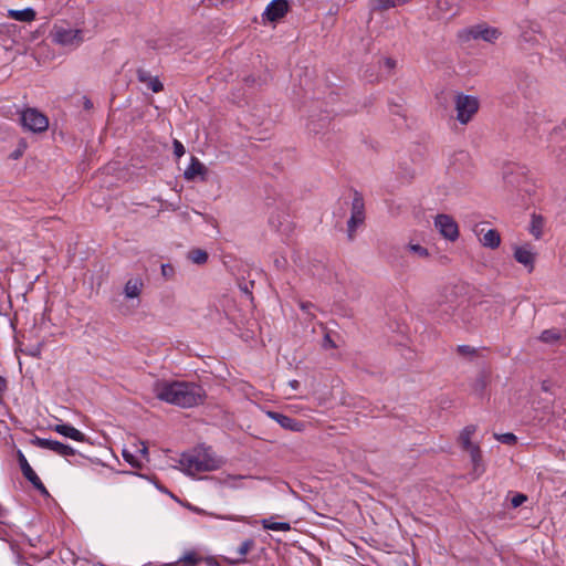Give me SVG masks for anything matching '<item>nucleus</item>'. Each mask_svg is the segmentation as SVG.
<instances>
[{
    "label": "nucleus",
    "mask_w": 566,
    "mask_h": 566,
    "mask_svg": "<svg viewBox=\"0 0 566 566\" xmlns=\"http://www.w3.org/2000/svg\"><path fill=\"white\" fill-rule=\"evenodd\" d=\"M158 399L181 408H192L202 402L205 390L200 385L185 381H164L155 386Z\"/></svg>",
    "instance_id": "1"
},
{
    "label": "nucleus",
    "mask_w": 566,
    "mask_h": 566,
    "mask_svg": "<svg viewBox=\"0 0 566 566\" xmlns=\"http://www.w3.org/2000/svg\"><path fill=\"white\" fill-rule=\"evenodd\" d=\"M179 469L190 476L218 470L222 467L223 460L217 457L211 449H195L184 452L178 461Z\"/></svg>",
    "instance_id": "2"
},
{
    "label": "nucleus",
    "mask_w": 566,
    "mask_h": 566,
    "mask_svg": "<svg viewBox=\"0 0 566 566\" xmlns=\"http://www.w3.org/2000/svg\"><path fill=\"white\" fill-rule=\"evenodd\" d=\"M473 311L474 308L467 300L454 297L440 302L436 308V314L444 323L453 322L468 325L472 321Z\"/></svg>",
    "instance_id": "3"
},
{
    "label": "nucleus",
    "mask_w": 566,
    "mask_h": 566,
    "mask_svg": "<svg viewBox=\"0 0 566 566\" xmlns=\"http://www.w3.org/2000/svg\"><path fill=\"white\" fill-rule=\"evenodd\" d=\"M480 102L478 97L463 93H458L454 98V108L457 112V120L462 125H467L478 113Z\"/></svg>",
    "instance_id": "4"
},
{
    "label": "nucleus",
    "mask_w": 566,
    "mask_h": 566,
    "mask_svg": "<svg viewBox=\"0 0 566 566\" xmlns=\"http://www.w3.org/2000/svg\"><path fill=\"white\" fill-rule=\"evenodd\" d=\"M501 35V31L486 23H478L460 31L459 36L463 41L482 40L488 43H494Z\"/></svg>",
    "instance_id": "5"
},
{
    "label": "nucleus",
    "mask_w": 566,
    "mask_h": 566,
    "mask_svg": "<svg viewBox=\"0 0 566 566\" xmlns=\"http://www.w3.org/2000/svg\"><path fill=\"white\" fill-rule=\"evenodd\" d=\"M20 123L25 130L40 134L49 128V118L34 107H27L20 112Z\"/></svg>",
    "instance_id": "6"
},
{
    "label": "nucleus",
    "mask_w": 566,
    "mask_h": 566,
    "mask_svg": "<svg viewBox=\"0 0 566 566\" xmlns=\"http://www.w3.org/2000/svg\"><path fill=\"white\" fill-rule=\"evenodd\" d=\"M434 228L446 240L454 242L459 239V226L449 214H437L433 221Z\"/></svg>",
    "instance_id": "7"
},
{
    "label": "nucleus",
    "mask_w": 566,
    "mask_h": 566,
    "mask_svg": "<svg viewBox=\"0 0 566 566\" xmlns=\"http://www.w3.org/2000/svg\"><path fill=\"white\" fill-rule=\"evenodd\" d=\"M365 221V205L364 199L359 193H355L352 201L350 218L347 222V230L349 239L354 238L356 229Z\"/></svg>",
    "instance_id": "8"
},
{
    "label": "nucleus",
    "mask_w": 566,
    "mask_h": 566,
    "mask_svg": "<svg viewBox=\"0 0 566 566\" xmlns=\"http://www.w3.org/2000/svg\"><path fill=\"white\" fill-rule=\"evenodd\" d=\"M54 41L63 46L76 48L83 42V32L80 29L57 28Z\"/></svg>",
    "instance_id": "9"
},
{
    "label": "nucleus",
    "mask_w": 566,
    "mask_h": 566,
    "mask_svg": "<svg viewBox=\"0 0 566 566\" xmlns=\"http://www.w3.org/2000/svg\"><path fill=\"white\" fill-rule=\"evenodd\" d=\"M18 462L23 476L33 485V488L36 489L42 494L49 495L46 488L29 464L25 455L20 450L18 451Z\"/></svg>",
    "instance_id": "10"
},
{
    "label": "nucleus",
    "mask_w": 566,
    "mask_h": 566,
    "mask_svg": "<svg viewBox=\"0 0 566 566\" xmlns=\"http://www.w3.org/2000/svg\"><path fill=\"white\" fill-rule=\"evenodd\" d=\"M290 4L287 0H272L265 8L262 17L264 20L275 22L282 19L289 11Z\"/></svg>",
    "instance_id": "11"
},
{
    "label": "nucleus",
    "mask_w": 566,
    "mask_h": 566,
    "mask_svg": "<svg viewBox=\"0 0 566 566\" xmlns=\"http://www.w3.org/2000/svg\"><path fill=\"white\" fill-rule=\"evenodd\" d=\"M514 259L524 265L528 272L534 269L535 252L530 244H523L514 248Z\"/></svg>",
    "instance_id": "12"
},
{
    "label": "nucleus",
    "mask_w": 566,
    "mask_h": 566,
    "mask_svg": "<svg viewBox=\"0 0 566 566\" xmlns=\"http://www.w3.org/2000/svg\"><path fill=\"white\" fill-rule=\"evenodd\" d=\"M266 416L276 421L283 429L298 432L303 429L304 424L294 418L285 416L276 411H266Z\"/></svg>",
    "instance_id": "13"
},
{
    "label": "nucleus",
    "mask_w": 566,
    "mask_h": 566,
    "mask_svg": "<svg viewBox=\"0 0 566 566\" xmlns=\"http://www.w3.org/2000/svg\"><path fill=\"white\" fill-rule=\"evenodd\" d=\"M207 175L206 166L195 156H191L190 163L184 171V177L186 180H195L197 177H200L201 180H205Z\"/></svg>",
    "instance_id": "14"
},
{
    "label": "nucleus",
    "mask_w": 566,
    "mask_h": 566,
    "mask_svg": "<svg viewBox=\"0 0 566 566\" xmlns=\"http://www.w3.org/2000/svg\"><path fill=\"white\" fill-rule=\"evenodd\" d=\"M138 81L146 84L149 90L154 93H158L163 90V83L159 81L157 76H153L149 72L145 70H139L137 72Z\"/></svg>",
    "instance_id": "15"
},
{
    "label": "nucleus",
    "mask_w": 566,
    "mask_h": 566,
    "mask_svg": "<svg viewBox=\"0 0 566 566\" xmlns=\"http://www.w3.org/2000/svg\"><path fill=\"white\" fill-rule=\"evenodd\" d=\"M54 430L74 441L82 442L85 440V434L69 423L56 424Z\"/></svg>",
    "instance_id": "16"
},
{
    "label": "nucleus",
    "mask_w": 566,
    "mask_h": 566,
    "mask_svg": "<svg viewBox=\"0 0 566 566\" xmlns=\"http://www.w3.org/2000/svg\"><path fill=\"white\" fill-rule=\"evenodd\" d=\"M463 0H438V9L447 15H455L462 6Z\"/></svg>",
    "instance_id": "17"
},
{
    "label": "nucleus",
    "mask_w": 566,
    "mask_h": 566,
    "mask_svg": "<svg viewBox=\"0 0 566 566\" xmlns=\"http://www.w3.org/2000/svg\"><path fill=\"white\" fill-rule=\"evenodd\" d=\"M8 17L20 22H31L35 19V11L32 8H25L22 10L10 9Z\"/></svg>",
    "instance_id": "18"
},
{
    "label": "nucleus",
    "mask_w": 566,
    "mask_h": 566,
    "mask_svg": "<svg viewBox=\"0 0 566 566\" xmlns=\"http://www.w3.org/2000/svg\"><path fill=\"white\" fill-rule=\"evenodd\" d=\"M468 452L470 453V458H471V462H472V467H473V473L478 478L485 470L483 461H482V454H481L480 447L478 446L475 448H472V449L468 450Z\"/></svg>",
    "instance_id": "19"
},
{
    "label": "nucleus",
    "mask_w": 566,
    "mask_h": 566,
    "mask_svg": "<svg viewBox=\"0 0 566 566\" xmlns=\"http://www.w3.org/2000/svg\"><path fill=\"white\" fill-rule=\"evenodd\" d=\"M143 289V281L140 279H130L126 282L124 294L126 298H136L139 296Z\"/></svg>",
    "instance_id": "20"
},
{
    "label": "nucleus",
    "mask_w": 566,
    "mask_h": 566,
    "mask_svg": "<svg viewBox=\"0 0 566 566\" xmlns=\"http://www.w3.org/2000/svg\"><path fill=\"white\" fill-rule=\"evenodd\" d=\"M544 226H545L544 218L539 214L533 213L532 218H531L528 231L536 240L542 238Z\"/></svg>",
    "instance_id": "21"
},
{
    "label": "nucleus",
    "mask_w": 566,
    "mask_h": 566,
    "mask_svg": "<svg viewBox=\"0 0 566 566\" xmlns=\"http://www.w3.org/2000/svg\"><path fill=\"white\" fill-rule=\"evenodd\" d=\"M480 241L485 248L496 249L501 243V235L496 230L489 229L480 239Z\"/></svg>",
    "instance_id": "22"
},
{
    "label": "nucleus",
    "mask_w": 566,
    "mask_h": 566,
    "mask_svg": "<svg viewBox=\"0 0 566 566\" xmlns=\"http://www.w3.org/2000/svg\"><path fill=\"white\" fill-rule=\"evenodd\" d=\"M476 428L473 424L467 426L463 428V430L460 433L459 440L464 450H470L472 448L478 447V444H474L471 442V438L474 434Z\"/></svg>",
    "instance_id": "23"
},
{
    "label": "nucleus",
    "mask_w": 566,
    "mask_h": 566,
    "mask_svg": "<svg viewBox=\"0 0 566 566\" xmlns=\"http://www.w3.org/2000/svg\"><path fill=\"white\" fill-rule=\"evenodd\" d=\"M61 443L60 441H56V440H52V439H46V438H39V437H35L33 440H32V444L40 448V449H46V450H51L53 451L54 453L59 454V451H60V448H61Z\"/></svg>",
    "instance_id": "24"
},
{
    "label": "nucleus",
    "mask_w": 566,
    "mask_h": 566,
    "mask_svg": "<svg viewBox=\"0 0 566 566\" xmlns=\"http://www.w3.org/2000/svg\"><path fill=\"white\" fill-rule=\"evenodd\" d=\"M263 528L276 532H287L291 530V525L287 522H273L271 518H263L261 521Z\"/></svg>",
    "instance_id": "25"
},
{
    "label": "nucleus",
    "mask_w": 566,
    "mask_h": 566,
    "mask_svg": "<svg viewBox=\"0 0 566 566\" xmlns=\"http://www.w3.org/2000/svg\"><path fill=\"white\" fill-rule=\"evenodd\" d=\"M187 507L193 512V513H197V514H203V515H209V516H212V517H216V518H219V520H227V521H235V522H241L244 520L243 516H224V515H214L212 513H208L206 512L205 510L198 507V506H195V505H191V504H188Z\"/></svg>",
    "instance_id": "26"
},
{
    "label": "nucleus",
    "mask_w": 566,
    "mask_h": 566,
    "mask_svg": "<svg viewBox=\"0 0 566 566\" xmlns=\"http://www.w3.org/2000/svg\"><path fill=\"white\" fill-rule=\"evenodd\" d=\"M406 250L420 259H427L430 256L428 249L419 243L410 242L406 245Z\"/></svg>",
    "instance_id": "27"
},
{
    "label": "nucleus",
    "mask_w": 566,
    "mask_h": 566,
    "mask_svg": "<svg viewBox=\"0 0 566 566\" xmlns=\"http://www.w3.org/2000/svg\"><path fill=\"white\" fill-rule=\"evenodd\" d=\"M188 259L195 264H205L208 261V253L202 249H193L189 251Z\"/></svg>",
    "instance_id": "28"
},
{
    "label": "nucleus",
    "mask_w": 566,
    "mask_h": 566,
    "mask_svg": "<svg viewBox=\"0 0 566 566\" xmlns=\"http://www.w3.org/2000/svg\"><path fill=\"white\" fill-rule=\"evenodd\" d=\"M122 455L125 459V461L127 463H129L132 467L139 468L142 465L140 459L138 458V455H136V453L134 452V449L133 450H130L128 448L123 449Z\"/></svg>",
    "instance_id": "29"
},
{
    "label": "nucleus",
    "mask_w": 566,
    "mask_h": 566,
    "mask_svg": "<svg viewBox=\"0 0 566 566\" xmlns=\"http://www.w3.org/2000/svg\"><path fill=\"white\" fill-rule=\"evenodd\" d=\"M560 335L556 329H546L542 332L539 339L547 344H554L559 339Z\"/></svg>",
    "instance_id": "30"
},
{
    "label": "nucleus",
    "mask_w": 566,
    "mask_h": 566,
    "mask_svg": "<svg viewBox=\"0 0 566 566\" xmlns=\"http://www.w3.org/2000/svg\"><path fill=\"white\" fill-rule=\"evenodd\" d=\"M132 449H134V452L136 453V455H138L140 461L143 459H147L148 448L144 441H137V442L133 443Z\"/></svg>",
    "instance_id": "31"
},
{
    "label": "nucleus",
    "mask_w": 566,
    "mask_h": 566,
    "mask_svg": "<svg viewBox=\"0 0 566 566\" xmlns=\"http://www.w3.org/2000/svg\"><path fill=\"white\" fill-rule=\"evenodd\" d=\"M494 438L501 442V443H504V444H514L516 442V437L515 434L511 433V432H506V433H494Z\"/></svg>",
    "instance_id": "32"
},
{
    "label": "nucleus",
    "mask_w": 566,
    "mask_h": 566,
    "mask_svg": "<svg viewBox=\"0 0 566 566\" xmlns=\"http://www.w3.org/2000/svg\"><path fill=\"white\" fill-rule=\"evenodd\" d=\"M254 542L252 539L243 541L238 547L239 559H243L252 548Z\"/></svg>",
    "instance_id": "33"
},
{
    "label": "nucleus",
    "mask_w": 566,
    "mask_h": 566,
    "mask_svg": "<svg viewBox=\"0 0 566 566\" xmlns=\"http://www.w3.org/2000/svg\"><path fill=\"white\" fill-rule=\"evenodd\" d=\"M172 147H174V154L177 158H180L181 156L185 155V153H186L185 147H184L182 143L179 142L178 139H174Z\"/></svg>",
    "instance_id": "34"
},
{
    "label": "nucleus",
    "mask_w": 566,
    "mask_h": 566,
    "mask_svg": "<svg viewBox=\"0 0 566 566\" xmlns=\"http://www.w3.org/2000/svg\"><path fill=\"white\" fill-rule=\"evenodd\" d=\"M526 500H527L526 495H524L522 493H517L511 499V505H512V507L516 509V507L521 506Z\"/></svg>",
    "instance_id": "35"
},
{
    "label": "nucleus",
    "mask_w": 566,
    "mask_h": 566,
    "mask_svg": "<svg viewBox=\"0 0 566 566\" xmlns=\"http://www.w3.org/2000/svg\"><path fill=\"white\" fill-rule=\"evenodd\" d=\"M75 454V450L69 446V444H64V443H61V448H60V451H59V455H62V457H72Z\"/></svg>",
    "instance_id": "36"
},
{
    "label": "nucleus",
    "mask_w": 566,
    "mask_h": 566,
    "mask_svg": "<svg viewBox=\"0 0 566 566\" xmlns=\"http://www.w3.org/2000/svg\"><path fill=\"white\" fill-rule=\"evenodd\" d=\"M180 560L184 562L186 566H195L199 559L195 554H187L180 558Z\"/></svg>",
    "instance_id": "37"
},
{
    "label": "nucleus",
    "mask_w": 566,
    "mask_h": 566,
    "mask_svg": "<svg viewBox=\"0 0 566 566\" xmlns=\"http://www.w3.org/2000/svg\"><path fill=\"white\" fill-rule=\"evenodd\" d=\"M242 476H235V475H227V478L223 480V484L230 486V488H237V482L240 481Z\"/></svg>",
    "instance_id": "38"
},
{
    "label": "nucleus",
    "mask_w": 566,
    "mask_h": 566,
    "mask_svg": "<svg viewBox=\"0 0 566 566\" xmlns=\"http://www.w3.org/2000/svg\"><path fill=\"white\" fill-rule=\"evenodd\" d=\"M41 350H42V345L36 344V345L32 346L31 348H29L28 350H25V353L32 357H40Z\"/></svg>",
    "instance_id": "39"
},
{
    "label": "nucleus",
    "mask_w": 566,
    "mask_h": 566,
    "mask_svg": "<svg viewBox=\"0 0 566 566\" xmlns=\"http://www.w3.org/2000/svg\"><path fill=\"white\" fill-rule=\"evenodd\" d=\"M161 274L165 277H170L174 274V268L170 264H163L161 265Z\"/></svg>",
    "instance_id": "40"
},
{
    "label": "nucleus",
    "mask_w": 566,
    "mask_h": 566,
    "mask_svg": "<svg viewBox=\"0 0 566 566\" xmlns=\"http://www.w3.org/2000/svg\"><path fill=\"white\" fill-rule=\"evenodd\" d=\"M8 517V511L0 505V524H6ZM0 538H2V531L0 530Z\"/></svg>",
    "instance_id": "41"
},
{
    "label": "nucleus",
    "mask_w": 566,
    "mask_h": 566,
    "mask_svg": "<svg viewBox=\"0 0 566 566\" xmlns=\"http://www.w3.org/2000/svg\"><path fill=\"white\" fill-rule=\"evenodd\" d=\"M300 307H301V310H302L303 312H305V313H307V314H311V315H312V313H311V308H313V307H314V305H313L312 303H310V302H301V303H300Z\"/></svg>",
    "instance_id": "42"
},
{
    "label": "nucleus",
    "mask_w": 566,
    "mask_h": 566,
    "mask_svg": "<svg viewBox=\"0 0 566 566\" xmlns=\"http://www.w3.org/2000/svg\"><path fill=\"white\" fill-rule=\"evenodd\" d=\"M323 346L325 348H332V347H335V344L333 342V339L331 338V336L328 334H326L324 336V339H323Z\"/></svg>",
    "instance_id": "43"
},
{
    "label": "nucleus",
    "mask_w": 566,
    "mask_h": 566,
    "mask_svg": "<svg viewBox=\"0 0 566 566\" xmlns=\"http://www.w3.org/2000/svg\"><path fill=\"white\" fill-rule=\"evenodd\" d=\"M24 148H25V144L23 143L19 149L14 150V151L10 155V157H11L12 159H18V158H20V156L22 155V153H23Z\"/></svg>",
    "instance_id": "44"
},
{
    "label": "nucleus",
    "mask_w": 566,
    "mask_h": 566,
    "mask_svg": "<svg viewBox=\"0 0 566 566\" xmlns=\"http://www.w3.org/2000/svg\"><path fill=\"white\" fill-rule=\"evenodd\" d=\"M83 106L85 109H91L93 107V103L87 97H83Z\"/></svg>",
    "instance_id": "45"
},
{
    "label": "nucleus",
    "mask_w": 566,
    "mask_h": 566,
    "mask_svg": "<svg viewBox=\"0 0 566 566\" xmlns=\"http://www.w3.org/2000/svg\"><path fill=\"white\" fill-rule=\"evenodd\" d=\"M459 352L462 353V354H469L471 353V348L469 346H465V345H462V346H459Z\"/></svg>",
    "instance_id": "46"
},
{
    "label": "nucleus",
    "mask_w": 566,
    "mask_h": 566,
    "mask_svg": "<svg viewBox=\"0 0 566 566\" xmlns=\"http://www.w3.org/2000/svg\"><path fill=\"white\" fill-rule=\"evenodd\" d=\"M289 385L291 386L292 389L296 390L300 386V382H298V380L293 379V380L289 381Z\"/></svg>",
    "instance_id": "47"
},
{
    "label": "nucleus",
    "mask_w": 566,
    "mask_h": 566,
    "mask_svg": "<svg viewBox=\"0 0 566 566\" xmlns=\"http://www.w3.org/2000/svg\"><path fill=\"white\" fill-rule=\"evenodd\" d=\"M308 130L314 134H318L319 130L313 125V123L308 124Z\"/></svg>",
    "instance_id": "48"
},
{
    "label": "nucleus",
    "mask_w": 566,
    "mask_h": 566,
    "mask_svg": "<svg viewBox=\"0 0 566 566\" xmlns=\"http://www.w3.org/2000/svg\"><path fill=\"white\" fill-rule=\"evenodd\" d=\"M284 265H285V260H279V259L275 260L276 268H279V269L284 268Z\"/></svg>",
    "instance_id": "49"
},
{
    "label": "nucleus",
    "mask_w": 566,
    "mask_h": 566,
    "mask_svg": "<svg viewBox=\"0 0 566 566\" xmlns=\"http://www.w3.org/2000/svg\"><path fill=\"white\" fill-rule=\"evenodd\" d=\"M387 64H388L389 66H391V65H392L391 60H387Z\"/></svg>",
    "instance_id": "50"
},
{
    "label": "nucleus",
    "mask_w": 566,
    "mask_h": 566,
    "mask_svg": "<svg viewBox=\"0 0 566 566\" xmlns=\"http://www.w3.org/2000/svg\"><path fill=\"white\" fill-rule=\"evenodd\" d=\"M103 566H105V565H103Z\"/></svg>",
    "instance_id": "51"
}]
</instances>
